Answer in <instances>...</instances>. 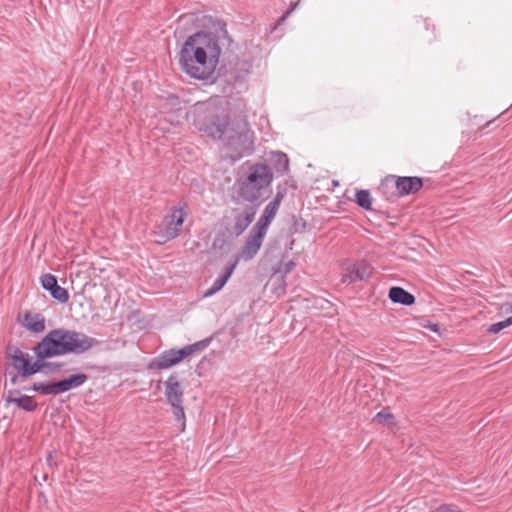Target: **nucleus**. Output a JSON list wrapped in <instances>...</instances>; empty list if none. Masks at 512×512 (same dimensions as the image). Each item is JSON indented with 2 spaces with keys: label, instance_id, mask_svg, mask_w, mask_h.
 Returning a JSON list of instances; mask_svg holds the SVG:
<instances>
[{
  "label": "nucleus",
  "instance_id": "nucleus-1",
  "mask_svg": "<svg viewBox=\"0 0 512 512\" xmlns=\"http://www.w3.org/2000/svg\"><path fill=\"white\" fill-rule=\"evenodd\" d=\"M192 123L201 132L213 139L223 140L230 151L233 161L252 154L254 150V132L246 119L228 121L219 115L218 109L209 104L198 102L191 111Z\"/></svg>",
  "mask_w": 512,
  "mask_h": 512
},
{
  "label": "nucleus",
  "instance_id": "nucleus-2",
  "mask_svg": "<svg viewBox=\"0 0 512 512\" xmlns=\"http://www.w3.org/2000/svg\"><path fill=\"white\" fill-rule=\"evenodd\" d=\"M221 48L212 33L197 32L189 36L179 53L181 69L190 77L205 80L215 71Z\"/></svg>",
  "mask_w": 512,
  "mask_h": 512
},
{
  "label": "nucleus",
  "instance_id": "nucleus-3",
  "mask_svg": "<svg viewBox=\"0 0 512 512\" xmlns=\"http://www.w3.org/2000/svg\"><path fill=\"white\" fill-rule=\"evenodd\" d=\"M98 341L82 332L63 328L53 329L33 348L36 357L52 358L67 354H82Z\"/></svg>",
  "mask_w": 512,
  "mask_h": 512
},
{
  "label": "nucleus",
  "instance_id": "nucleus-4",
  "mask_svg": "<svg viewBox=\"0 0 512 512\" xmlns=\"http://www.w3.org/2000/svg\"><path fill=\"white\" fill-rule=\"evenodd\" d=\"M274 180L272 169L265 163H247V169L235 182L237 202L257 203L260 205L264 194Z\"/></svg>",
  "mask_w": 512,
  "mask_h": 512
},
{
  "label": "nucleus",
  "instance_id": "nucleus-5",
  "mask_svg": "<svg viewBox=\"0 0 512 512\" xmlns=\"http://www.w3.org/2000/svg\"><path fill=\"white\" fill-rule=\"evenodd\" d=\"M207 341H199L193 344L186 345L181 349H168L160 353L156 358L152 359L148 365L152 370H166L185 358L193 355L195 352L205 348Z\"/></svg>",
  "mask_w": 512,
  "mask_h": 512
},
{
  "label": "nucleus",
  "instance_id": "nucleus-6",
  "mask_svg": "<svg viewBox=\"0 0 512 512\" xmlns=\"http://www.w3.org/2000/svg\"><path fill=\"white\" fill-rule=\"evenodd\" d=\"M249 204L243 208H231L224 217L227 230L237 237L242 235L253 222L260 206L257 203Z\"/></svg>",
  "mask_w": 512,
  "mask_h": 512
},
{
  "label": "nucleus",
  "instance_id": "nucleus-7",
  "mask_svg": "<svg viewBox=\"0 0 512 512\" xmlns=\"http://www.w3.org/2000/svg\"><path fill=\"white\" fill-rule=\"evenodd\" d=\"M165 398L172 407L175 420L181 425V431L185 429V412L183 407L184 391L175 373L171 374L164 382Z\"/></svg>",
  "mask_w": 512,
  "mask_h": 512
},
{
  "label": "nucleus",
  "instance_id": "nucleus-8",
  "mask_svg": "<svg viewBox=\"0 0 512 512\" xmlns=\"http://www.w3.org/2000/svg\"><path fill=\"white\" fill-rule=\"evenodd\" d=\"M87 379L88 376L86 374L80 373L52 383L35 382L32 390L43 395H58L82 386Z\"/></svg>",
  "mask_w": 512,
  "mask_h": 512
},
{
  "label": "nucleus",
  "instance_id": "nucleus-9",
  "mask_svg": "<svg viewBox=\"0 0 512 512\" xmlns=\"http://www.w3.org/2000/svg\"><path fill=\"white\" fill-rule=\"evenodd\" d=\"M266 234V232L253 226L235 259H238V262L240 260L245 262L252 260L259 252Z\"/></svg>",
  "mask_w": 512,
  "mask_h": 512
},
{
  "label": "nucleus",
  "instance_id": "nucleus-10",
  "mask_svg": "<svg viewBox=\"0 0 512 512\" xmlns=\"http://www.w3.org/2000/svg\"><path fill=\"white\" fill-rule=\"evenodd\" d=\"M187 217V213L182 207H174L171 213L164 217L162 223V237L165 240H172L176 238L180 232L181 227Z\"/></svg>",
  "mask_w": 512,
  "mask_h": 512
},
{
  "label": "nucleus",
  "instance_id": "nucleus-11",
  "mask_svg": "<svg viewBox=\"0 0 512 512\" xmlns=\"http://www.w3.org/2000/svg\"><path fill=\"white\" fill-rule=\"evenodd\" d=\"M284 196L285 191H277L273 199L265 206L263 213L254 225L255 227L267 233L268 227L275 218Z\"/></svg>",
  "mask_w": 512,
  "mask_h": 512
},
{
  "label": "nucleus",
  "instance_id": "nucleus-12",
  "mask_svg": "<svg viewBox=\"0 0 512 512\" xmlns=\"http://www.w3.org/2000/svg\"><path fill=\"white\" fill-rule=\"evenodd\" d=\"M371 274L370 266L365 262L349 263L344 268L342 283L351 284L367 279Z\"/></svg>",
  "mask_w": 512,
  "mask_h": 512
},
{
  "label": "nucleus",
  "instance_id": "nucleus-13",
  "mask_svg": "<svg viewBox=\"0 0 512 512\" xmlns=\"http://www.w3.org/2000/svg\"><path fill=\"white\" fill-rule=\"evenodd\" d=\"M7 358L10 361L11 366L24 378L26 369L28 368L31 356L27 352H23L18 347L9 346L7 348Z\"/></svg>",
  "mask_w": 512,
  "mask_h": 512
},
{
  "label": "nucleus",
  "instance_id": "nucleus-14",
  "mask_svg": "<svg viewBox=\"0 0 512 512\" xmlns=\"http://www.w3.org/2000/svg\"><path fill=\"white\" fill-rule=\"evenodd\" d=\"M267 164L276 176H284L289 173V158L281 151H270L266 154Z\"/></svg>",
  "mask_w": 512,
  "mask_h": 512
},
{
  "label": "nucleus",
  "instance_id": "nucleus-15",
  "mask_svg": "<svg viewBox=\"0 0 512 512\" xmlns=\"http://www.w3.org/2000/svg\"><path fill=\"white\" fill-rule=\"evenodd\" d=\"M42 287L50 292L52 298L60 303H66L69 299L68 291L58 285L57 278L52 274H44L41 277Z\"/></svg>",
  "mask_w": 512,
  "mask_h": 512
},
{
  "label": "nucleus",
  "instance_id": "nucleus-16",
  "mask_svg": "<svg viewBox=\"0 0 512 512\" xmlns=\"http://www.w3.org/2000/svg\"><path fill=\"white\" fill-rule=\"evenodd\" d=\"M423 186L420 177H398L396 180V188L400 195H409L418 192Z\"/></svg>",
  "mask_w": 512,
  "mask_h": 512
},
{
  "label": "nucleus",
  "instance_id": "nucleus-17",
  "mask_svg": "<svg viewBox=\"0 0 512 512\" xmlns=\"http://www.w3.org/2000/svg\"><path fill=\"white\" fill-rule=\"evenodd\" d=\"M238 265V259H234L232 263L227 265L222 275H220L212 284V286L205 291L204 297H210L220 291L230 279L234 270Z\"/></svg>",
  "mask_w": 512,
  "mask_h": 512
},
{
  "label": "nucleus",
  "instance_id": "nucleus-18",
  "mask_svg": "<svg viewBox=\"0 0 512 512\" xmlns=\"http://www.w3.org/2000/svg\"><path fill=\"white\" fill-rule=\"evenodd\" d=\"M6 401L8 403L16 404L19 408L27 412H32L37 408V403L31 396L20 395L18 390L8 391Z\"/></svg>",
  "mask_w": 512,
  "mask_h": 512
},
{
  "label": "nucleus",
  "instance_id": "nucleus-19",
  "mask_svg": "<svg viewBox=\"0 0 512 512\" xmlns=\"http://www.w3.org/2000/svg\"><path fill=\"white\" fill-rule=\"evenodd\" d=\"M389 299L393 303L401 304L404 306H410L414 304L415 297L410 292L406 291L402 287L394 286L389 290Z\"/></svg>",
  "mask_w": 512,
  "mask_h": 512
},
{
  "label": "nucleus",
  "instance_id": "nucleus-20",
  "mask_svg": "<svg viewBox=\"0 0 512 512\" xmlns=\"http://www.w3.org/2000/svg\"><path fill=\"white\" fill-rule=\"evenodd\" d=\"M23 325L31 332L41 333L45 330V318L40 314H26Z\"/></svg>",
  "mask_w": 512,
  "mask_h": 512
},
{
  "label": "nucleus",
  "instance_id": "nucleus-21",
  "mask_svg": "<svg viewBox=\"0 0 512 512\" xmlns=\"http://www.w3.org/2000/svg\"><path fill=\"white\" fill-rule=\"evenodd\" d=\"M372 196L368 190H357L355 194V201L359 207L364 210H372Z\"/></svg>",
  "mask_w": 512,
  "mask_h": 512
},
{
  "label": "nucleus",
  "instance_id": "nucleus-22",
  "mask_svg": "<svg viewBox=\"0 0 512 512\" xmlns=\"http://www.w3.org/2000/svg\"><path fill=\"white\" fill-rule=\"evenodd\" d=\"M46 358H39L36 357V360L34 362L29 361L28 368L25 370V376L24 378H27L31 375H34L38 372L46 371V367H50L52 364H46L45 361Z\"/></svg>",
  "mask_w": 512,
  "mask_h": 512
},
{
  "label": "nucleus",
  "instance_id": "nucleus-23",
  "mask_svg": "<svg viewBox=\"0 0 512 512\" xmlns=\"http://www.w3.org/2000/svg\"><path fill=\"white\" fill-rule=\"evenodd\" d=\"M374 421L388 428H393L394 426H396L397 423L396 417L387 409H383L380 412H378L374 417Z\"/></svg>",
  "mask_w": 512,
  "mask_h": 512
},
{
  "label": "nucleus",
  "instance_id": "nucleus-24",
  "mask_svg": "<svg viewBox=\"0 0 512 512\" xmlns=\"http://www.w3.org/2000/svg\"><path fill=\"white\" fill-rule=\"evenodd\" d=\"M511 325H512V318L508 317V318H506L503 321H499L497 323L492 324L489 327L488 331L491 332V333L496 334V333L500 332L501 330H503V329H505V328H507V327H509Z\"/></svg>",
  "mask_w": 512,
  "mask_h": 512
},
{
  "label": "nucleus",
  "instance_id": "nucleus-25",
  "mask_svg": "<svg viewBox=\"0 0 512 512\" xmlns=\"http://www.w3.org/2000/svg\"><path fill=\"white\" fill-rule=\"evenodd\" d=\"M295 266H296L295 262L290 260V261L283 263L281 265L279 271L281 273H283L284 275H287L295 268Z\"/></svg>",
  "mask_w": 512,
  "mask_h": 512
},
{
  "label": "nucleus",
  "instance_id": "nucleus-26",
  "mask_svg": "<svg viewBox=\"0 0 512 512\" xmlns=\"http://www.w3.org/2000/svg\"><path fill=\"white\" fill-rule=\"evenodd\" d=\"M298 4H299V1L293 3L291 5L290 9L286 13H284V15L279 19V22L280 23L284 22L289 17V15L297 8Z\"/></svg>",
  "mask_w": 512,
  "mask_h": 512
},
{
  "label": "nucleus",
  "instance_id": "nucleus-27",
  "mask_svg": "<svg viewBox=\"0 0 512 512\" xmlns=\"http://www.w3.org/2000/svg\"><path fill=\"white\" fill-rule=\"evenodd\" d=\"M46 364H52L50 367H46V370H48L50 372L59 371L63 365L60 362H46Z\"/></svg>",
  "mask_w": 512,
  "mask_h": 512
},
{
  "label": "nucleus",
  "instance_id": "nucleus-28",
  "mask_svg": "<svg viewBox=\"0 0 512 512\" xmlns=\"http://www.w3.org/2000/svg\"><path fill=\"white\" fill-rule=\"evenodd\" d=\"M19 377H21V376H20V375H19V373L17 372V374H15V375H13V376L11 377L10 382H11L13 385L17 384V383H18V380H19Z\"/></svg>",
  "mask_w": 512,
  "mask_h": 512
},
{
  "label": "nucleus",
  "instance_id": "nucleus-29",
  "mask_svg": "<svg viewBox=\"0 0 512 512\" xmlns=\"http://www.w3.org/2000/svg\"><path fill=\"white\" fill-rule=\"evenodd\" d=\"M507 311L512 313V302L509 304ZM510 318H512V315L510 316Z\"/></svg>",
  "mask_w": 512,
  "mask_h": 512
},
{
  "label": "nucleus",
  "instance_id": "nucleus-30",
  "mask_svg": "<svg viewBox=\"0 0 512 512\" xmlns=\"http://www.w3.org/2000/svg\"><path fill=\"white\" fill-rule=\"evenodd\" d=\"M52 459V455H49V457L47 458V461L50 462Z\"/></svg>",
  "mask_w": 512,
  "mask_h": 512
}]
</instances>
